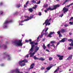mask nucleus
<instances>
[{"instance_id": "nucleus-1", "label": "nucleus", "mask_w": 73, "mask_h": 73, "mask_svg": "<svg viewBox=\"0 0 73 73\" xmlns=\"http://www.w3.org/2000/svg\"><path fill=\"white\" fill-rule=\"evenodd\" d=\"M29 41L30 42V44L31 45V48L29 50V52H33V49H34V48L35 47V45L34 44H35L36 45H38V43L37 42L35 43L34 41H32V39H30L29 40Z\"/></svg>"}, {"instance_id": "nucleus-2", "label": "nucleus", "mask_w": 73, "mask_h": 73, "mask_svg": "<svg viewBox=\"0 0 73 73\" xmlns=\"http://www.w3.org/2000/svg\"><path fill=\"white\" fill-rule=\"evenodd\" d=\"M28 62V60L27 59H24L23 60H22L20 61L19 62V64L21 66H23L25 65V63H27Z\"/></svg>"}, {"instance_id": "nucleus-3", "label": "nucleus", "mask_w": 73, "mask_h": 73, "mask_svg": "<svg viewBox=\"0 0 73 73\" xmlns=\"http://www.w3.org/2000/svg\"><path fill=\"white\" fill-rule=\"evenodd\" d=\"M22 40H20L19 41L15 40L14 42V43L15 44V45L17 46H21L23 45V43H22Z\"/></svg>"}, {"instance_id": "nucleus-4", "label": "nucleus", "mask_w": 73, "mask_h": 73, "mask_svg": "<svg viewBox=\"0 0 73 73\" xmlns=\"http://www.w3.org/2000/svg\"><path fill=\"white\" fill-rule=\"evenodd\" d=\"M12 23V21L11 20H10L9 21H6L3 24V25H5V28H7L6 24H9V23Z\"/></svg>"}, {"instance_id": "nucleus-5", "label": "nucleus", "mask_w": 73, "mask_h": 73, "mask_svg": "<svg viewBox=\"0 0 73 73\" xmlns=\"http://www.w3.org/2000/svg\"><path fill=\"white\" fill-rule=\"evenodd\" d=\"M33 58L35 60H40V61H42L45 60V59L43 58V57H40L39 58H37L36 56H34Z\"/></svg>"}, {"instance_id": "nucleus-6", "label": "nucleus", "mask_w": 73, "mask_h": 73, "mask_svg": "<svg viewBox=\"0 0 73 73\" xmlns=\"http://www.w3.org/2000/svg\"><path fill=\"white\" fill-rule=\"evenodd\" d=\"M68 41H70L71 42V43L69 44V45L71 46H73V40L70 39H68Z\"/></svg>"}, {"instance_id": "nucleus-7", "label": "nucleus", "mask_w": 73, "mask_h": 73, "mask_svg": "<svg viewBox=\"0 0 73 73\" xmlns=\"http://www.w3.org/2000/svg\"><path fill=\"white\" fill-rule=\"evenodd\" d=\"M59 5H53V8H52V9L53 10H55V9H57V7H59Z\"/></svg>"}, {"instance_id": "nucleus-8", "label": "nucleus", "mask_w": 73, "mask_h": 73, "mask_svg": "<svg viewBox=\"0 0 73 73\" xmlns=\"http://www.w3.org/2000/svg\"><path fill=\"white\" fill-rule=\"evenodd\" d=\"M57 56L59 57V60L61 61V60H63V58H64V56H60L59 55H57Z\"/></svg>"}, {"instance_id": "nucleus-9", "label": "nucleus", "mask_w": 73, "mask_h": 73, "mask_svg": "<svg viewBox=\"0 0 73 73\" xmlns=\"http://www.w3.org/2000/svg\"><path fill=\"white\" fill-rule=\"evenodd\" d=\"M68 8H66L65 7H64L62 11L63 12V13H65V12H68Z\"/></svg>"}, {"instance_id": "nucleus-10", "label": "nucleus", "mask_w": 73, "mask_h": 73, "mask_svg": "<svg viewBox=\"0 0 73 73\" xmlns=\"http://www.w3.org/2000/svg\"><path fill=\"white\" fill-rule=\"evenodd\" d=\"M54 33V32H50L49 34L48 35V36L51 38V37H52V36H51V35H53Z\"/></svg>"}, {"instance_id": "nucleus-11", "label": "nucleus", "mask_w": 73, "mask_h": 73, "mask_svg": "<svg viewBox=\"0 0 73 73\" xmlns=\"http://www.w3.org/2000/svg\"><path fill=\"white\" fill-rule=\"evenodd\" d=\"M67 38H62L61 40H60V42H64L65 41V40H66Z\"/></svg>"}, {"instance_id": "nucleus-12", "label": "nucleus", "mask_w": 73, "mask_h": 73, "mask_svg": "<svg viewBox=\"0 0 73 73\" xmlns=\"http://www.w3.org/2000/svg\"><path fill=\"white\" fill-rule=\"evenodd\" d=\"M53 66V65L51 64L50 66V67H48L47 68H46V69L47 70H49L50 69V68H52Z\"/></svg>"}, {"instance_id": "nucleus-13", "label": "nucleus", "mask_w": 73, "mask_h": 73, "mask_svg": "<svg viewBox=\"0 0 73 73\" xmlns=\"http://www.w3.org/2000/svg\"><path fill=\"white\" fill-rule=\"evenodd\" d=\"M46 20H47V24H48V25H50V23H49V22L52 20V18H50L48 20V19H47Z\"/></svg>"}, {"instance_id": "nucleus-14", "label": "nucleus", "mask_w": 73, "mask_h": 73, "mask_svg": "<svg viewBox=\"0 0 73 73\" xmlns=\"http://www.w3.org/2000/svg\"><path fill=\"white\" fill-rule=\"evenodd\" d=\"M39 50V47H38L37 46H35V52H37Z\"/></svg>"}, {"instance_id": "nucleus-15", "label": "nucleus", "mask_w": 73, "mask_h": 73, "mask_svg": "<svg viewBox=\"0 0 73 73\" xmlns=\"http://www.w3.org/2000/svg\"><path fill=\"white\" fill-rule=\"evenodd\" d=\"M33 16H30L29 19H27L24 20V21H28V20H29L32 19L33 18Z\"/></svg>"}, {"instance_id": "nucleus-16", "label": "nucleus", "mask_w": 73, "mask_h": 73, "mask_svg": "<svg viewBox=\"0 0 73 73\" xmlns=\"http://www.w3.org/2000/svg\"><path fill=\"white\" fill-rule=\"evenodd\" d=\"M35 66V64L33 63L30 66V68H29V69H33L34 68V66Z\"/></svg>"}, {"instance_id": "nucleus-17", "label": "nucleus", "mask_w": 73, "mask_h": 73, "mask_svg": "<svg viewBox=\"0 0 73 73\" xmlns=\"http://www.w3.org/2000/svg\"><path fill=\"white\" fill-rule=\"evenodd\" d=\"M46 10H47L48 11H53V9L51 8V7L49 6L46 9Z\"/></svg>"}, {"instance_id": "nucleus-18", "label": "nucleus", "mask_w": 73, "mask_h": 73, "mask_svg": "<svg viewBox=\"0 0 73 73\" xmlns=\"http://www.w3.org/2000/svg\"><path fill=\"white\" fill-rule=\"evenodd\" d=\"M72 55H70V56H69L68 58L66 59V60H70L72 58Z\"/></svg>"}, {"instance_id": "nucleus-19", "label": "nucleus", "mask_w": 73, "mask_h": 73, "mask_svg": "<svg viewBox=\"0 0 73 73\" xmlns=\"http://www.w3.org/2000/svg\"><path fill=\"white\" fill-rule=\"evenodd\" d=\"M57 33L58 34V35H59V37H60L62 36V35L61 34V32L60 31H58L57 32Z\"/></svg>"}, {"instance_id": "nucleus-20", "label": "nucleus", "mask_w": 73, "mask_h": 73, "mask_svg": "<svg viewBox=\"0 0 73 73\" xmlns=\"http://www.w3.org/2000/svg\"><path fill=\"white\" fill-rule=\"evenodd\" d=\"M45 24H46L45 27H46V26L48 25V22H47V20L45 21V22L43 24V25H44Z\"/></svg>"}, {"instance_id": "nucleus-21", "label": "nucleus", "mask_w": 73, "mask_h": 73, "mask_svg": "<svg viewBox=\"0 0 73 73\" xmlns=\"http://www.w3.org/2000/svg\"><path fill=\"white\" fill-rule=\"evenodd\" d=\"M60 32H61V33H63L65 32V30L64 29H62L61 30Z\"/></svg>"}, {"instance_id": "nucleus-22", "label": "nucleus", "mask_w": 73, "mask_h": 73, "mask_svg": "<svg viewBox=\"0 0 73 73\" xmlns=\"http://www.w3.org/2000/svg\"><path fill=\"white\" fill-rule=\"evenodd\" d=\"M35 54V52H33V53H32V52H30V57H32L34 55V54Z\"/></svg>"}, {"instance_id": "nucleus-23", "label": "nucleus", "mask_w": 73, "mask_h": 73, "mask_svg": "<svg viewBox=\"0 0 73 73\" xmlns=\"http://www.w3.org/2000/svg\"><path fill=\"white\" fill-rule=\"evenodd\" d=\"M2 48H4V49H6L7 48V45L3 44L2 46Z\"/></svg>"}, {"instance_id": "nucleus-24", "label": "nucleus", "mask_w": 73, "mask_h": 73, "mask_svg": "<svg viewBox=\"0 0 73 73\" xmlns=\"http://www.w3.org/2000/svg\"><path fill=\"white\" fill-rule=\"evenodd\" d=\"M19 70V68H17L15 70V72L17 73H19L20 72V71Z\"/></svg>"}, {"instance_id": "nucleus-25", "label": "nucleus", "mask_w": 73, "mask_h": 73, "mask_svg": "<svg viewBox=\"0 0 73 73\" xmlns=\"http://www.w3.org/2000/svg\"><path fill=\"white\" fill-rule=\"evenodd\" d=\"M5 56H6V57H8V60H10V58H11V57H10L9 55L7 54L5 55Z\"/></svg>"}, {"instance_id": "nucleus-26", "label": "nucleus", "mask_w": 73, "mask_h": 73, "mask_svg": "<svg viewBox=\"0 0 73 73\" xmlns=\"http://www.w3.org/2000/svg\"><path fill=\"white\" fill-rule=\"evenodd\" d=\"M29 11L31 13L33 11V9H32L31 8L29 9Z\"/></svg>"}, {"instance_id": "nucleus-27", "label": "nucleus", "mask_w": 73, "mask_h": 73, "mask_svg": "<svg viewBox=\"0 0 73 73\" xmlns=\"http://www.w3.org/2000/svg\"><path fill=\"white\" fill-rule=\"evenodd\" d=\"M43 7L44 8H47L48 7V5L47 4H46L44 5Z\"/></svg>"}, {"instance_id": "nucleus-28", "label": "nucleus", "mask_w": 73, "mask_h": 73, "mask_svg": "<svg viewBox=\"0 0 73 73\" xmlns=\"http://www.w3.org/2000/svg\"><path fill=\"white\" fill-rule=\"evenodd\" d=\"M35 7H32L33 9H36L37 8V5H35Z\"/></svg>"}, {"instance_id": "nucleus-29", "label": "nucleus", "mask_w": 73, "mask_h": 73, "mask_svg": "<svg viewBox=\"0 0 73 73\" xmlns=\"http://www.w3.org/2000/svg\"><path fill=\"white\" fill-rule=\"evenodd\" d=\"M69 1V0H66V1L64 2L62 4V5H64L66 2H68Z\"/></svg>"}, {"instance_id": "nucleus-30", "label": "nucleus", "mask_w": 73, "mask_h": 73, "mask_svg": "<svg viewBox=\"0 0 73 73\" xmlns=\"http://www.w3.org/2000/svg\"><path fill=\"white\" fill-rule=\"evenodd\" d=\"M42 47L44 49V50H45L46 49V46L45 45V44H43Z\"/></svg>"}, {"instance_id": "nucleus-31", "label": "nucleus", "mask_w": 73, "mask_h": 73, "mask_svg": "<svg viewBox=\"0 0 73 73\" xmlns=\"http://www.w3.org/2000/svg\"><path fill=\"white\" fill-rule=\"evenodd\" d=\"M60 69V68L58 67L57 68V69L54 71V73H56V72H57L58 70Z\"/></svg>"}, {"instance_id": "nucleus-32", "label": "nucleus", "mask_w": 73, "mask_h": 73, "mask_svg": "<svg viewBox=\"0 0 73 73\" xmlns=\"http://www.w3.org/2000/svg\"><path fill=\"white\" fill-rule=\"evenodd\" d=\"M73 5V3H72L69 5H67V7H70V5Z\"/></svg>"}, {"instance_id": "nucleus-33", "label": "nucleus", "mask_w": 73, "mask_h": 73, "mask_svg": "<svg viewBox=\"0 0 73 73\" xmlns=\"http://www.w3.org/2000/svg\"><path fill=\"white\" fill-rule=\"evenodd\" d=\"M51 44H56V41H52L51 42Z\"/></svg>"}, {"instance_id": "nucleus-34", "label": "nucleus", "mask_w": 73, "mask_h": 73, "mask_svg": "<svg viewBox=\"0 0 73 73\" xmlns=\"http://www.w3.org/2000/svg\"><path fill=\"white\" fill-rule=\"evenodd\" d=\"M31 2L32 3H36V1H35L34 0H33L32 1H31Z\"/></svg>"}, {"instance_id": "nucleus-35", "label": "nucleus", "mask_w": 73, "mask_h": 73, "mask_svg": "<svg viewBox=\"0 0 73 73\" xmlns=\"http://www.w3.org/2000/svg\"><path fill=\"white\" fill-rule=\"evenodd\" d=\"M72 49H73V48L71 47H69L68 48V50H71Z\"/></svg>"}, {"instance_id": "nucleus-36", "label": "nucleus", "mask_w": 73, "mask_h": 73, "mask_svg": "<svg viewBox=\"0 0 73 73\" xmlns=\"http://www.w3.org/2000/svg\"><path fill=\"white\" fill-rule=\"evenodd\" d=\"M25 18H27V19H29V18H30V17H29L28 16H25Z\"/></svg>"}, {"instance_id": "nucleus-37", "label": "nucleus", "mask_w": 73, "mask_h": 73, "mask_svg": "<svg viewBox=\"0 0 73 73\" xmlns=\"http://www.w3.org/2000/svg\"><path fill=\"white\" fill-rule=\"evenodd\" d=\"M52 59H53L52 58L50 57L49 58V61H51Z\"/></svg>"}, {"instance_id": "nucleus-38", "label": "nucleus", "mask_w": 73, "mask_h": 73, "mask_svg": "<svg viewBox=\"0 0 73 73\" xmlns=\"http://www.w3.org/2000/svg\"><path fill=\"white\" fill-rule=\"evenodd\" d=\"M69 24H70V25H73V22H70L69 23Z\"/></svg>"}, {"instance_id": "nucleus-39", "label": "nucleus", "mask_w": 73, "mask_h": 73, "mask_svg": "<svg viewBox=\"0 0 73 73\" xmlns=\"http://www.w3.org/2000/svg\"><path fill=\"white\" fill-rule=\"evenodd\" d=\"M27 5H26V4L25 5H24V8H27Z\"/></svg>"}, {"instance_id": "nucleus-40", "label": "nucleus", "mask_w": 73, "mask_h": 73, "mask_svg": "<svg viewBox=\"0 0 73 73\" xmlns=\"http://www.w3.org/2000/svg\"><path fill=\"white\" fill-rule=\"evenodd\" d=\"M38 15L39 16H41V15H42V14H41V13L40 12L39 13Z\"/></svg>"}, {"instance_id": "nucleus-41", "label": "nucleus", "mask_w": 73, "mask_h": 73, "mask_svg": "<svg viewBox=\"0 0 73 73\" xmlns=\"http://www.w3.org/2000/svg\"><path fill=\"white\" fill-rule=\"evenodd\" d=\"M64 26L65 27H68V25L66 24L64 25Z\"/></svg>"}, {"instance_id": "nucleus-42", "label": "nucleus", "mask_w": 73, "mask_h": 73, "mask_svg": "<svg viewBox=\"0 0 73 73\" xmlns=\"http://www.w3.org/2000/svg\"><path fill=\"white\" fill-rule=\"evenodd\" d=\"M24 20L23 21H20V23H24Z\"/></svg>"}, {"instance_id": "nucleus-43", "label": "nucleus", "mask_w": 73, "mask_h": 73, "mask_svg": "<svg viewBox=\"0 0 73 73\" xmlns=\"http://www.w3.org/2000/svg\"><path fill=\"white\" fill-rule=\"evenodd\" d=\"M28 3H29V1H27L26 3V5H28Z\"/></svg>"}, {"instance_id": "nucleus-44", "label": "nucleus", "mask_w": 73, "mask_h": 73, "mask_svg": "<svg viewBox=\"0 0 73 73\" xmlns=\"http://www.w3.org/2000/svg\"><path fill=\"white\" fill-rule=\"evenodd\" d=\"M44 11L46 13H47V12H48V10H45Z\"/></svg>"}, {"instance_id": "nucleus-45", "label": "nucleus", "mask_w": 73, "mask_h": 73, "mask_svg": "<svg viewBox=\"0 0 73 73\" xmlns=\"http://www.w3.org/2000/svg\"><path fill=\"white\" fill-rule=\"evenodd\" d=\"M45 69V68L44 67H41V70H43V69Z\"/></svg>"}, {"instance_id": "nucleus-46", "label": "nucleus", "mask_w": 73, "mask_h": 73, "mask_svg": "<svg viewBox=\"0 0 73 73\" xmlns=\"http://www.w3.org/2000/svg\"><path fill=\"white\" fill-rule=\"evenodd\" d=\"M0 13H1V15H2V14L3 13V11H0Z\"/></svg>"}, {"instance_id": "nucleus-47", "label": "nucleus", "mask_w": 73, "mask_h": 73, "mask_svg": "<svg viewBox=\"0 0 73 73\" xmlns=\"http://www.w3.org/2000/svg\"><path fill=\"white\" fill-rule=\"evenodd\" d=\"M64 16V13L62 14H61L60 15V17H62V16Z\"/></svg>"}, {"instance_id": "nucleus-48", "label": "nucleus", "mask_w": 73, "mask_h": 73, "mask_svg": "<svg viewBox=\"0 0 73 73\" xmlns=\"http://www.w3.org/2000/svg\"><path fill=\"white\" fill-rule=\"evenodd\" d=\"M40 3H41V1H39V2L37 3V4H40Z\"/></svg>"}, {"instance_id": "nucleus-49", "label": "nucleus", "mask_w": 73, "mask_h": 73, "mask_svg": "<svg viewBox=\"0 0 73 73\" xmlns=\"http://www.w3.org/2000/svg\"><path fill=\"white\" fill-rule=\"evenodd\" d=\"M47 46L48 48H49V47H50V44H48L47 45Z\"/></svg>"}, {"instance_id": "nucleus-50", "label": "nucleus", "mask_w": 73, "mask_h": 73, "mask_svg": "<svg viewBox=\"0 0 73 73\" xmlns=\"http://www.w3.org/2000/svg\"><path fill=\"white\" fill-rule=\"evenodd\" d=\"M46 51H47V52H50V51H49V50H48V49H46Z\"/></svg>"}, {"instance_id": "nucleus-51", "label": "nucleus", "mask_w": 73, "mask_h": 73, "mask_svg": "<svg viewBox=\"0 0 73 73\" xmlns=\"http://www.w3.org/2000/svg\"><path fill=\"white\" fill-rule=\"evenodd\" d=\"M23 25V24H21V23H19V25Z\"/></svg>"}, {"instance_id": "nucleus-52", "label": "nucleus", "mask_w": 73, "mask_h": 73, "mask_svg": "<svg viewBox=\"0 0 73 73\" xmlns=\"http://www.w3.org/2000/svg\"><path fill=\"white\" fill-rule=\"evenodd\" d=\"M53 47H54V48H56V46H55V45H54V44H53Z\"/></svg>"}, {"instance_id": "nucleus-53", "label": "nucleus", "mask_w": 73, "mask_h": 73, "mask_svg": "<svg viewBox=\"0 0 73 73\" xmlns=\"http://www.w3.org/2000/svg\"><path fill=\"white\" fill-rule=\"evenodd\" d=\"M1 66H4V64H2L1 65Z\"/></svg>"}, {"instance_id": "nucleus-54", "label": "nucleus", "mask_w": 73, "mask_h": 73, "mask_svg": "<svg viewBox=\"0 0 73 73\" xmlns=\"http://www.w3.org/2000/svg\"><path fill=\"white\" fill-rule=\"evenodd\" d=\"M2 4H3V3H2V2L0 3V5H2Z\"/></svg>"}, {"instance_id": "nucleus-55", "label": "nucleus", "mask_w": 73, "mask_h": 73, "mask_svg": "<svg viewBox=\"0 0 73 73\" xmlns=\"http://www.w3.org/2000/svg\"><path fill=\"white\" fill-rule=\"evenodd\" d=\"M60 44V42H58L57 43V45H59V44Z\"/></svg>"}, {"instance_id": "nucleus-56", "label": "nucleus", "mask_w": 73, "mask_h": 73, "mask_svg": "<svg viewBox=\"0 0 73 73\" xmlns=\"http://www.w3.org/2000/svg\"><path fill=\"white\" fill-rule=\"evenodd\" d=\"M21 6V5H20V4H19V5H18V7L19 8L20 7V6Z\"/></svg>"}, {"instance_id": "nucleus-57", "label": "nucleus", "mask_w": 73, "mask_h": 73, "mask_svg": "<svg viewBox=\"0 0 73 73\" xmlns=\"http://www.w3.org/2000/svg\"><path fill=\"white\" fill-rule=\"evenodd\" d=\"M26 57H29V55H26Z\"/></svg>"}, {"instance_id": "nucleus-58", "label": "nucleus", "mask_w": 73, "mask_h": 73, "mask_svg": "<svg viewBox=\"0 0 73 73\" xmlns=\"http://www.w3.org/2000/svg\"><path fill=\"white\" fill-rule=\"evenodd\" d=\"M40 38V37L39 36H38L37 38V40H38Z\"/></svg>"}, {"instance_id": "nucleus-59", "label": "nucleus", "mask_w": 73, "mask_h": 73, "mask_svg": "<svg viewBox=\"0 0 73 73\" xmlns=\"http://www.w3.org/2000/svg\"><path fill=\"white\" fill-rule=\"evenodd\" d=\"M47 72H48V71H47V70H46V71H45V72H44V73H47Z\"/></svg>"}, {"instance_id": "nucleus-60", "label": "nucleus", "mask_w": 73, "mask_h": 73, "mask_svg": "<svg viewBox=\"0 0 73 73\" xmlns=\"http://www.w3.org/2000/svg\"><path fill=\"white\" fill-rule=\"evenodd\" d=\"M25 42H28L29 41L28 40H26L25 41Z\"/></svg>"}, {"instance_id": "nucleus-61", "label": "nucleus", "mask_w": 73, "mask_h": 73, "mask_svg": "<svg viewBox=\"0 0 73 73\" xmlns=\"http://www.w3.org/2000/svg\"><path fill=\"white\" fill-rule=\"evenodd\" d=\"M48 28H46V29L48 31Z\"/></svg>"}, {"instance_id": "nucleus-62", "label": "nucleus", "mask_w": 73, "mask_h": 73, "mask_svg": "<svg viewBox=\"0 0 73 73\" xmlns=\"http://www.w3.org/2000/svg\"><path fill=\"white\" fill-rule=\"evenodd\" d=\"M53 44H52V45H50V46H53Z\"/></svg>"}, {"instance_id": "nucleus-63", "label": "nucleus", "mask_w": 73, "mask_h": 73, "mask_svg": "<svg viewBox=\"0 0 73 73\" xmlns=\"http://www.w3.org/2000/svg\"><path fill=\"white\" fill-rule=\"evenodd\" d=\"M71 19H72V20H73V17H71Z\"/></svg>"}, {"instance_id": "nucleus-64", "label": "nucleus", "mask_w": 73, "mask_h": 73, "mask_svg": "<svg viewBox=\"0 0 73 73\" xmlns=\"http://www.w3.org/2000/svg\"><path fill=\"white\" fill-rule=\"evenodd\" d=\"M18 73H23V72H20V71H19V72Z\"/></svg>"}]
</instances>
